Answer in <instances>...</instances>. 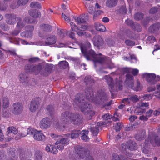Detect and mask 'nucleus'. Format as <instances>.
<instances>
[{"label":"nucleus","instance_id":"nucleus-41","mask_svg":"<svg viewBox=\"0 0 160 160\" xmlns=\"http://www.w3.org/2000/svg\"><path fill=\"white\" fill-rule=\"evenodd\" d=\"M42 153L40 151H37L35 154V160H42Z\"/></svg>","mask_w":160,"mask_h":160},{"label":"nucleus","instance_id":"nucleus-29","mask_svg":"<svg viewBox=\"0 0 160 160\" xmlns=\"http://www.w3.org/2000/svg\"><path fill=\"white\" fill-rule=\"evenodd\" d=\"M45 149L47 152H50L54 154H57L58 152L57 148L52 145L47 146L45 148Z\"/></svg>","mask_w":160,"mask_h":160},{"label":"nucleus","instance_id":"nucleus-18","mask_svg":"<svg viewBox=\"0 0 160 160\" xmlns=\"http://www.w3.org/2000/svg\"><path fill=\"white\" fill-rule=\"evenodd\" d=\"M104 78L108 85L111 92L112 93V91H113V88L114 85L112 78L109 76H106Z\"/></svg>","mask_w":160,"mask_h":160},{"label":"nucleus","instance_id":"nucleus-26","mask_svg":"<svg viewBox=\"0 0 160 160\" xmlns=\"http://www.w3.org/2000/svg\"><path fill=\"white\" fill-rule=\"evenodd\" d=\"M160 28V23H156L150 27L149 30L153 33H154L158 32Z\"/></svg>","mask_w":160,"mask_h":160},{"label":"nucleus","instance_id":"nucleus-61","mask_svg":"<svg viewBox=\"0 0 160 160\" xmlns=\"http://www.w3.org/2000/svg\"><path fill=\"white\" fill-rule=\"evenodd\" d=\"M145 100H149L152 98V97L150 94H144L142 97Z\"/></svg>","mask_w":160,"mask_h":160},{"label":"nucleus","instance_id":"nucleus-15","mask_svg":"<svg viewBox=\"0 0 160 160\" xmlns=\"http://www.w3.org/2000/svg\"><path fill=\"white\" fill-rule=\"evenodd\" d=\"M7 18V22L9 24H14L15 23V21H17V18L16 15L12 14H7L5 15Z\"/></svg>","mask_w":160,"mask_h":160},{"label":"nucleus","instance_id":"nucleus-43","mask_svg":"<svg viewBox=\"0 0 160 160\" xmlns=\"http://www.w3.org/2000/svg\"><path fill=\"white\" fill-rule=\"evenodd\" d=\"M96 29L101 32H104L106 30V28L104 26L100 24H98L96 27Z\"/></svg>","mask_w":160,"mask_h":160},{"label":"nucleus","instance_id":"nucleus-35","mask_svg":"<svg viewBox=\"0 0 160 160\" xmlns=\"http://www.w3.org/2000/svg\"><path fill=\"white\" fill-rule=\"evenodd\" d=\"M19 81L22 83L27 81L28 77L25 73H21L19 75Z\"/></svg>","mask_w":160,"mask_h":160},{"label":"nucleus","instance_id":"nucleus-40","mask_svg":"<svg viewBox=\"0 0 160 160\" xmlns=\"http://www.w3.org/2000/svg\"><path fill=\"white\" fill-rule=\"evenodd\" d=\"M129 101H131L133 102H138L140 98L136 95H132L129 97Z\"/></svg>","mask_w":160,"mask_h":160},{"label":"nucleus","instance_id":"nucleus-23","mask_svg":"<svg viewBox=\"0 0 160 160\" xmlns=\"http://www.w3.org/2000/svg\"><path fill=\"white\" fill-rule=\"evenodd\" d=\"M128 149L130 150H133L137 148L138 145L134 141H128L127 142Z\"/></svg>","mask_w":160,"mask_h":160},{"label":"nucleus","instance_id":"nucleus-50","mask_svg":"<svg viewBox=\"0 0 160 160\" xmlns=\"http://www.w3.org/2000/svg\"><path fill=\"white\" fill-rule=\"evenodd\" d=\"M122 156H119L117 153H114L112 155V160H121Z\"/></svg>","mask_w":160,"mask_h":160},{"label":"nucleus","instance_id":"nucleus-60","mask_svg":"<svg viewBox=\"0 0 160 160\" xmlns=\"http://www.w3.org/2000/svg\"><path fill=\"white\" fill-rule=\"evenodd\" d=\"M127 36L131 39H133L134 38L133 33L129 30H128L126 32Z\"/></svg>","mask_w":160,"mask_h":160},{"label":"nucleus","instance_id":"nucleus-17","mask_svg":"<svg viewBox=\"0 0 160 160\" xmlns=\"http://www.w3.org/2000/svg\"><path fill=\"white\" fill-rule=\"evenodd\" d=\"M74 19L77 23L81 26L80 28L83 30L87 28V26L86 25V22L83 18L79 17L75 18Z\"/></svg>","mask_w":160,"mask_h":160},{"label":"nucleus","instance_id":"nucleus-10","mask_svg":"<svg viewBox=\"0 0 160 160\" xmlns=\"http://www.w3.org/2000/svg\"><path fill=\"white\" fill-rule=\"evenodd\" d=\"M12 112L15 115H18L21 113L23 110V106L20 102L14 103L12 106Z\"/></svg>","mask_w":160,"mask_h":160},{"label":"nucleus","instance_id":"nucleus-63","mask_svg":"<svg viewBox=\"0 0 160 160\" xmlns=\"http://www.w3.org/2000/svg\"><path fill=\"white\" fill-rule=\"evenodd\" d=\"M7 5L6 4H4L3 3L0 2V10L2 11H4L6 9Z\"/></svg>","mask_w":160,"mask_h":160},{"label":"nucleus","instance_id":"nucleus-45","mask_svg":"<svg viewBox=\"0 0 160 160\" xmlns=\"http://www.w3.org/2000/svg\"><path fill=\"white\" fill-rule=\"evenodd\" d=\"M138 123L135 122L134 123H131L129 125V126L126 128L127 131H130L134 129H135L137 127Z\"/></svg>","mask_w":160,"mask_h":160},{"label":"nucleus","instance_id":"nucleus-48","mask_svg":"<svg viewBox=\"0 0 160 160\" xmlns=\"http://www.w3.org/2000/svg\"><path fill=\"white\" fill-rule=\"evenodd\" d=\"M103 13V12L100 10H97L94 12L93 18L94 20L96 19L98 16Z\"/></svg>","mask_w":160,"mask_h":160},{"label":"nucleus","instance_id":"nucleus-6","mask_svg":"<svg viewBox=\"0 0 160 160\" xmlns=\"http://www.w3.org/2000/svg\"><path fill=\"white\" fill-rule=\"evenodd\" d=\"M126 80L125 81V83L127 84L129 88H132L134 91H139L141 90L142 87L139 82H137L136 86L134 87L133 78L132 75L129 74H127L126 75Z\"/></svg>","mask_w":160,"mask_h":160},{"label":"nucleus","instance_id":"nucleus-31","mask_svg":"<svg viewBox=\"0 0 160 160\" xmlns=\"http://www.w3.org/2000/svg\"><path fill=\"white\" fill-rule=\"evenodd\" d=\"M7 39L9 40L11 43H14L16 45H19L20 39L17 38H12L11 37H7Z\"/></svg>","mask_w":160,"mask_h":160},{"label":"nucleus","instance_id":"nucleus-46","mask_svg":"<svg viewBox=\"0 0 160 160\" xmlns=\"http://www.w3.org/2000/svg\"><path fill=\"white\" fill-rule=\"evenodd\" d=\"M135 112L138 115H141L145 112L144 109H142L140 108H138L135 110Z\"/></svg>","mask_w":160,"mask_h":160},{"label":"nucleus","instance_id":"nucleus-51","mask_svg":"<svg viewBox=\"0 0 160 160\" xmlns=\"http://www.w3.org/2000/svg\"><path fill=\"white\" fill-rule=\"evenodd\" d=\"M120 114L117 113H115L114 114V116L112 117V119L114 121H117L119 120L118 117H120Z\"/></svg>","mask_w":160,"mask_h":160},{"label":"nucleus","instance_id":"nucleus-20","mask_svg":"<svg viewBox=\"0 0 160 160\" xmlns=\"http://www.w3.org/2000/svg\"><path fill=\"white\" fill-rule=\"evenodd\" d=\"M29 0H18L17 2V5H16V2H15L13 3L10 5V7L12 9H15L18 8V6H23L27 4Z\"/></svg>","mask_w":160,"mask_h":160},{"label":"nucleus","instance_id":"nucleus-25","mask_svg":"<svg viewBox=\"0 0 160 160\" xmlns=\"http://www.w3.org/2000/svg\"><path fill=\"white\" fill-rule=\"evenodd\" d=\"M55 144L58 145L57 146L58 149L62 150L64 148V145L68 144V142H67V141H57Z\"/></svg>","mask_w":160,"mask_h":160},{"label":"nucleus","instance_id":"nucleus-24","mask_svg":"<svg viewBox=\"0 0 160 160\" xmlns=\"http://www.w3.org/2000/svg\"><path fill=\"white\" fill-rule=\"evenodd\" d=\"M2 104L4 108L6 109L8 108L10 104V100L8 97L7 96L3 97L2 99Z\"/></svg>","mask_w":160,"mask_h":160},{"label":"nucleus","instance_id":"nucleus-33","mask_svg":"<svg viewBox=\"0 0 160 160\" xmlns=\"http://www.w3.org/2000/svg\"><path fill=\"white\" fill-rule=\"evenodd\" d=\"M58 65L61 69H65L68 68L69 64L68 62L65 61H62L58 63Z\"/></svg>","mask_w":160,"mask_h":160},{"label":"nucleus","instance_id":"nucleus-19","mask_svg":"<svg viewBox=\"0 0 160 160\" xmlns=\"http://www.w3.org/2000/svg\"><path fill=\"white\" fill-rule=\"evenodd\" d=\"M52 68L49 65H47L45 67L42 68L41 67V68L40 70L41 74L44 76H48L51 72Z\"/></svg>","mask_w":160,"mask_h":160},{"label":"nucleus","instance_id":"nucleus-34","mask_svg":"<svg viewBox=\"0 0 160 160\" xmlns=\"http://www.w3.org/2000/svg\"><path fill=\"white\" fill-rule=\"evenodd\" d=\"M30 7L33 8L40 9L42 8L41 4L37 2H33L30 4Z\"/></svg>","mask_w":160,"mask_h":160},{"label":"nucleus","instance_id":"nucleus-1","mask_svg":"<svg viewBox=\"0 0 160 160\" xmlns=\"http://www.w3.org/2000/svg\"><path fill=\"white\" fill-rule=\"evenodd\" d=\"M85 97L83 94H77L73 99V104L75 108L78 107L81 111L87 116L88 119L90 120L95 113L92 106L88 102H85Z\"/></svg>","mask_w":160,"mask_h":160},{"label":"nucleus","instance_id":"nucleus-14","mask_svg":"<svg viewBox=\"0 0 160 160\" xmlns=\"http://www.w3.org/2000/svg\"><path fill=\"white\" fill-rule=\"evenodd\" d=\"M51 124V122L48 118H44L40 121V127L42 129H47L50 127Z\"/></svg>","mask_w":160,"mask_h":160},{"label":"nucleus","instance_id":"nucleus-4","mask_svg":"<svg viewBox=\"0 0 160 160\" xmlns=\"http://www.w3.org/2000/svg\"><path fill=\"white\" fill-rule=\"evenodd\" d=\"M61 119L65 124H68L70 122L74 124L78 125L82 122V118L79 114L72 113L67 111L62 113Z\"/></svg>","mask_w":160,"mask_h":160},{"label":"nucleus","instance_id":"nucleus-58","mask_svg":"<svg viewBox=\"0 0 160 160\" xmlns=\"http://www.w3.org/2000/svg\"><path fill=\"white\" fill-rule=\"evenodd\" d=\"M47 109L49 112L50 114L51 115L54 110L53 106L52 105H48L47 107Z\"/></svg>","mask_w":160,"mask_h":160},{"label":"nucleus","instance_id":"nucleus-16","mask_svg":"<svg viewBox=\"0 0 160 160\" xmlns=\"http://www.w3.org/2000/svg\"><path fill=\"white\" fill-rule=\"evenodd\" d=\"M39 106V102L37 98L32 99L30 105L29 109L31 112H34Z\"/></svg>","mask_w":160,"mask_h":160},{"label":"nucleus","instance_id":"nucleus-36","mask_svg":"<svg viewBox=\"0 0 160 160\" xmlns=\"http://www.w3.org/2000/svg\"><path fill=\"white\" fill-rule=\"evenodd\" d=\"M18 130L14 127H9L8 128V130L7 132L8 134H9L11 133L14 134H17L18 132Z\"/></svg>","mask_w":160,"mask_h":160},{"label":"nucleus","instance_id":"nucleus-38","mask_svg":"<svg viewBox=\"0 0 160 160\" xmlns=\"http://www.w3.org/2000/svg\"><path fill=\"white\" fill-rule=\"evenodd\" d=\"M143 14L140 12H138L134 15V18L136 20H139L143 18Z\"/></svg>","mask_w":160,"mask_h":160},{"label":"nucleus","instance_id":"nucleus-2","mask_svg":"<svg viewBox=\"0 0 160 160\" xmlns=\"http://www.w3.org/2000/svg\"><path fill=\"white\" fill-rule=\"evenodd\" d=\"M80 47L82 53L87 60H90L92 58H93L94 59L95 64L97 63L102 64L105 62V58L98 57V55L96 54L93 50L89 49L91 47V45L89 42H87L84 44H81Z\"/></svg>","mask_w":160,"mask_h":160},{"label":"nucleus","instance_id":"nucleus-21","mask_svg":"<svg viewBox=\"0 0 160 160\" xmlns=\"http://www.w3.org/2000/svg\"><path fill=\"white\" fill-rule=\"evenodd\" d=\"M56 37L55 35H51L46 39L45 44L47 45H52L54 44L56 42Z\"/></svg>","mask_w":160,"mask_h":160},{"label":"nucleus","instance_id":"nucleus-47","mask_svg":"<svg viewBox=\"0 0 160 160\" xmlns=\"http://www.w3.org/2000/svg\"><path fill=\"white\" fill-rule=\"evenodd\" d=\"M159 8H160V6L158 8L154 7L152 8L149 10V12L151 14H154L158 11H159L160 12V9H159Z\"/></svg>","mask_w":160,"mask_h":160},{"label":"nucleus","instance_id":"nucleus-42","mask_svg":"<svg viewBox=\"0 0 160 160\" xmlns=\"http://www.w3.org/2000/svg\"><path fill=\"white\" fill-rule=\"evenodd\" d=\"M123 127V125L122 122H117L115 126V129L117 132L120 131L121 128Z\"/></svg>","mask_w":160,"mask_h":160},{"label":"nucleus","instance_id":"nucleus-30","mask_svg":"<svg viewBox=\"0 0 160 160\" xmlns=\"http://www.w3.org/2000/svg\"><path fill=\"white\" fill-rule=\"evenodd\" d=\"M17 21H18V22L17 24V28L21 30V29L25 26V22L24 21H22V18L20 17L17 18Z\"/></svg>","mask_w":160,"mask_h":160},{"label":"nucleus","instance_id":"nucleus-28","mask_svg":"<svg viewBox=\"0 0 160 160\" xmlns=\"http://www.w3.org/2000/svg\"><path fill=\"white\" fill-rule=\"evenodd\" d=\"M118 2V0H107L106 4L108 7L112 8L115 7Z\"/></svg>","mask_w":160,"mask_h":160},{"label":"nucleus","instance_id":"nucleus-44","mask_svg":"<svg viewBox=\"0 0 160 160\" xmlns=\"http://www.w3.org/2000/svg\"><path fill=\"white\" fill-rule=\"evenodd\" d=\"M99 128L98 126L91 128V131L93 135L96 136L98 132Z\"/></svg>","mask_w":160,"mask_h":160},{"label":"nucleus","instance_id":"nucleus-8","mask_svg":"<svg viewBox=\"0 0 160 160\" xmlns=\"http://www.w3.org/2000/svg\"><path fill=\"white\" fill-rule=\"evenodd\" d=\"M50 136L52 139L55 140H67L69 138L74 139L75 137H77L78 135L76 133H72L71 134H68L61 136L52 133L51 134Z\"/></svg>","mask_w":160,"mask_h":160},{"label":"nucleus","instance_id":"nucleus-56","mask_svg":"<svg viewBox=\"0 0 160 160\" xmlns=\"http://www.w3.org/2000/svg\"><path fill=\"white\" fill-rule=\"evenodd\" d=\"M147 40L148 41H149L150 43H153L156 41L155 38L152 36H149Z\"/></svg>","mask_w":160,"mask_h":160},{"label":"nucleus","instance_id":"nucleus-52","mask_svg":"<svg viewBox=\"0 0 160 160\" xmlns=\"http://www.w3.org/2000/svg\"><path fill=\"white\" fill-rule=\"evenodd\" d=\"M125 43L127 45L129 46H133L135 44L134 42L129 40H125Z\"/></svg>","mask_w":160,"mask_h":160},{"label":"nucleus","instance_id":"nucleus-39","mask_svg":"<svg viewBox=\"0 0 160 160\" xmlns=\"http://www.w3.org/2000/svg\"><path fill=\"white\" fill-rule=\"evenodd\" d=\"M125 22L128 25L130 26L132 29L135 28L134 25L135 23L132 20L127 19L125 21Z\"/></svg>","mask_w":160,"mask_h":160},{"label":"nucleus","instance_id":"nucleus-64","mask_svg":"<svg viewBox=\"0 0 160 160\" xmlns=\"http://www.w3.org/2000/svg\"><path fill=\"white\" fill-rule=\"evenodd\" d=\"M111 116L108 113H107L102 116V118L104 120H107L108 119H110Z\"/></svg>","mask_w":160,"mask_h":160},{"label":"nucleus","instance_id":"nucleus-13","mask_svg":"<svg viewBox=\"0 0 160 160\" xmlns=\"http://www.w3.org/2000/svg\"><path fill=\"white\" fill-rule=\"evenodd\" d=\"M72 133H76L78 135L77 137H75L74 139H76V138L78 136H80L81 139L82 140H86L89 139L88 136V131L87 130H83L81 132L80 130H75L73 131Z\"/></svg>","mask_w":160,"mask_h":160},{"label":"nucleus","instance_id":"nucleus-54","mask_svg":"<svg viewBox=\"0 0 160 160\" xmlns=\"http://www.w3.org/2000/svg\"><path fill=\"white\" fill-rule=\"evenodd\" d=\"M39 60V58L37 57L31 58L28 59V62H30L34 63L38 62Z\"/></svg>","mask_w":160,"mask_h":160},{"label":"nucleus","instance_id":"nucleus-9","mask_svg":"<svg viewBox=\"0 0 160 160\" xmlns=\"http://www.w3.org/2000/svg\"><path fill=\"white\" fill-rule=\"evenodd\" d=\"M144 77L146 78V81L151 85L156 84L157 82L159 81L160 77L159 76H156L154 73H146L143 75Z\"/></svg>","mask_w":160,"mask_h":160},{"label":"nucleus","instance_id":"nucleus-62","mask_svg":"<svg viewBox=\"0 0 160 160\" xmlns=\"http://www.w3.org/2000/svg\"><path fill=\"white\" fill-rule=\"evenodd\" d=\"M25 134L23 133H19L15 137V139L16 140L20 139L22 138L25 136Z\"/></svg>","mask_w":160,"mask_h":160},{"label":"nucleus","instance_id":"nucleus-59","mask_svg":"<svg viewBox=\"0 0 160 160\" xmlns=\"http://www.w3.org/2000/svg\"><path fill=\"white\" fill-rule=\"evenodd\" d=\"M134 25L135 28L132 29L134 30H136L138 32H139L141 31V28L139 24L137 23H135Z\"/></svg>","mask_w":160,"mask_h":160},{"label":"nucleus","instance_id":"nucleus-5","mask_svg":"<svg viewBox=\"0 0 160 160\" xmlns=\"http://www.w3.org/2000/svg\"><path fill=\"white\" fill-rule=\"evenodd\" d=\"M75 153L81 158L86 157V160H94L93 158L90 156V152L87 149L78 145L75 147Z\"/></svg>","mask_w":160,"mask_h":160},{"label":"nucleus","instance_id":"nucleus-49","mask_svg":"<svg viewBox=\"0 0 160 160\" xmlns=\"http://www.w3.org/2000/svg\"><path fill=\"white\" fill-rule=\"evenodd\" d=\"M70 24L71 27V31L76 32L77 30H79L78 28L76 26L75 24L73 22H70Z\"/></svg>","mask_w":160,"mask_h":160},{"label":"nucleus","instance_id":"nucleus-3","mask_svg":"<svg viewBox=\"0 0 160 160\" xmlns=\"http://www.w3.org/2000/svg\"><path fill=\"white\" fill-rule=\"evenodd\" d=\"M86 93L85 98L90 101H92L97 104H99L104 102L108 99V95L102 90L98 91V97H94L93 92L91 89L89 90L86 89L85 91Z\"/></svg>","mask_w":160,"mask_h":160},{"label":"nucleus","instance_id":"nucleus-12","mask_svg":"<svg viewBox=\"0 0 160 160\" xmlns=\"http://www.w3.org/2000/svg\"><path fill=\"white\" fill-rule=\"evenodd\" d=\"M93 44L94 46L99 49L102 48L104 45V41L102 37L99 35L95 36Z\"/></svg>","mask_w":160,"mask_h":160},{"label":"nucleus","instance_id":"nucleus-22","mask_svg":"<svg viewBox=\"0 0 160 160\" xmlns=\"http://www.w3.org/2000/svg\"><path fill=\"white\" fill-rule=\"evenodd\" d=\"M84 81L87 87H91L94 84V82L93 78L89 75L86 76Z\"/></svg>","mask_w":160,"mask_h":160},{"label":"nucleus","instance_id":"nucleus-27","mask_svg":"<svg viewBox=\"0 0 160 160\" xmlns=\"http://www.w3.org/2000/svg\"><path fill=\"white\" fill-rule=\"evenodd\" d=\"M40 27L42 30L45 32H50L52 30V27L48 24H42L40 25Z\"/></svg>","mask_w":160,"mask_h":160},{"label":"nucleus","instance_id":"nucleus-7","mask_svg":"<svg viewBox=\"0 0 160 160\" xmlns=\"http://www.w3.org/2000/svg\"><path fill=\"white\" fill-rule=\"evenodd\" d=\"M27 134L33 135L34 138L36 140H43L46 139V136L42 133L41 131H38L32 128H29L27 130Z\"/></svg>","mask_w":160,"mask_h":160},{"label":"nucleus","instance_id":"nucleus-32","mask_svg":"<svg viewBox=\"0 0 160 160\" xmlns=\"http://www.w3.org/2000/svg\"><path fill=\"white\" fill-rule=\"evenodd\" d=\"M29 13L30 15L34 18H40L41 16L40 12L36 10H32Z\"/></svg>","mask_w":160,"mask_h":160},{"label":"nucleus","instance_id":"nucleus-55","mask_svg":"<svg viewBox=\"0 0 160 160\" xmlns=\"http://www.w3.org/2000/svg\"><path fill=\"white\" fill-rule=\"evenodd\" d=\"M106 42L107 44L109 46H112L114 44V42L113 40L111 39H107L106 40Z\"/></svg>","mask_w":160,"mask_h":160},{"label":"nucleus","instance_id":"nucleus-53","mask_svg":"<svg viewBox=\"0 0 160 160\" xmlns=\"http://www.w3.org/2000/svg\"><path fill=\"white\" fill-rule=\"evenodd\" d=\"M20 31L21 30L20 29H16L11 32L10 34L12 35L16 36L18 34Z\"/></svg>","mask_w":160,"mask_h":160},{"label":"nucleus","instance_id":"nucleus-11","mask_svg":"<svg viewBox=\"0 0 160 160\" xmlns=\"http://www.w3.org/2000/svg\"><path fill=\"white\" fill-rule=\"evenodd\" d=\"M41 68V65L34 66L33 65L28 64L25 66V69L27 71L30 73L39 72Z\"/></svg>","mask_w":160,"mask_h":160},{"label":"nucleus","instance_id":"nucleus-57","mask_svg":"<svg viewBox=\"0 0 160 160\" xmlns=\"http://www.w3.org/2000/svg\"><path fill=\"white\" fill-rule=\"evenodd\" d=\"M150 143L154 147L160 146V141H150Z\"/></svg>","mask_w":160,"mask_h":160},{"label":"nucleus","instance_id":"nucleus-37","mask_svg":"<svg viewBox=\"0 0 160 160\" xmlns=\"http://www.w3.org/2000/svg\"><path fill=\"white\" fill-rule=\"evenodd\" d=\"M145 137V132H142L136 135L135 138L137 140H142L144 139Z\"/></svg>","mask_w":160,"mask_h":160}]
</instances>
